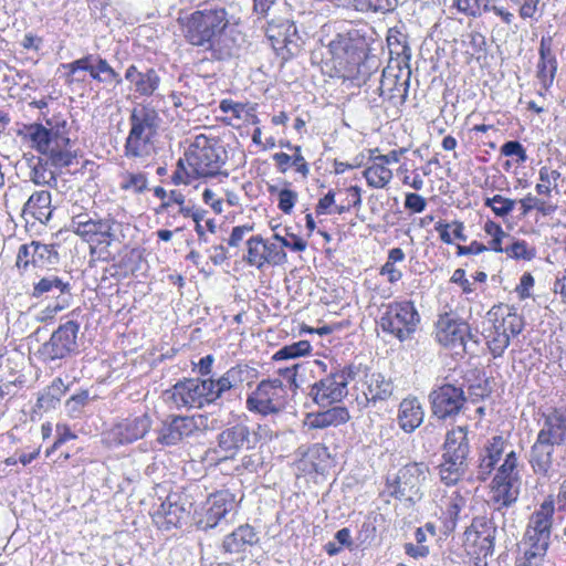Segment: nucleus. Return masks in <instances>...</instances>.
<instances>
[{"label": "nucleus", "instance_id": "a211bd4d", "mask_svg": "<svg viewBox=\"0 0 566 566\" xmlns=\"http://www.w3.org/2000/svg\"><path fill=\"white\" fill-rule=\"evenodd\" d=\"M46 125L49 127L39 123L24 125L18 130V136L29 142L32 148L45 155L53 147V144L66 143L63 139V134L60 133L59 125H56L55 130L51 120H46Z\"/></svg>", "mask_w": 566, "mask_h": 566}, {"label": "nucleus", "instance_id": "de8ad7c7", "mask_svg": "<svg viewBox=\"0 0 566 566\" xmlns=\"http://www.w3.org/2000/svg\"><path fill=\"white\" fill-rule=\"evenodd\" d=\"M147 176L143 172H124L122 174L120 189L142 193L147 189Z\"/></svg>", "mask_w": 566, "mask_h": 566}, {"label": "nucleus", "instance_id": "37998d69", "mask_svg": "<svg viewBox=\"0 0 566 566\" xmlns=\"http://www.w3.org/2000/svg\"><path fill=\"white\" fill-rule=\"evenodd\" d=\"M408 76H410V72L408 73ZM387 85H391L389 87V91H390V95L388 96L389 98H394L396 96V94L394 92H397L400 95L402 102L406 101L407 95H408V90H409V77H407L403 82H399L398 75L384 71L380 87H379L380 95L385 94V87Z\"/></svg>", "mask_w": 566, "mask_h": 566}, {"label": "nucleus", "instance_id": "bf43d9fd", "mask_svg": "<svg viewBox=\"0 0 566 566\" xmlns=\"http://www.w3.org/2000/svg\"><path fill=\"white\" fill-rule=\"evenodd\" d=\"M279 208L284 213H291L297 201V193L291 189H282L277 191Z\"/></svg>", "mask_w": 566, "mask_h": 566}, {"label": "nucleus", "instance_id": "864d4df0", "mask_svg": "<svg viewBox=\"0 0 566 566\" xmlns=\"http://www.w3.org/2000/svg\"><path fill=\"white\" fill-rule=\"evenodd\" d=\"M90 401V394L87 390H83L76 395H73L70 399L65 402V409L70 417L72 418H78L80 415L83 412L84 407Z\"/></svg>", "mask_w": 566, "mask_h": 566}, {"label": "nucleus", "instance_id": "c9c22d12", "mask_svg": "<svg viewBox=\"0 0 566 566\" xmlns=\"http://www.w3.org/2000/svg\"><path fill=\"white\" fill-rule=\"evenodd\" d=\"M367 184L371 188H385L392 178V171L382 166V164H378L376 160L369 167H367L363 172Z\"/></svg>", "mask_w": 566, "mask_h": 566}, {"label": "nucleus", "instance_id": "0e129e2a", "mask_svg": "<svg viewBox=\"0 0 566 566\" xmlns=\"http://www.w3.org/2000/svg\"><path fill=\"white\" fill-rule=\"evenodd\" d=\"M457 9L469 15H476L483 9L484 0H454Z\"/></svg>", "mask_w": 566, "mask_h": 566}, {"label": "nucleus", "instance_id": "72a5a7b5", "mask_svg": "<svg viewBox=\"0 0 566 566\" xmlns=\"http://www.w3.org/2000/svg\"><path fill=\"white\" fill-rule=\"evenodd\" d=\"M350 416L345 407H333L313 416L311 426L314 428L337 427L349 420Z\"/></svg>", "mask_w": 566, "mask_h": 566}, {"label": "nucleus", "instance_id": "338daca9", "mask_svg": "<svg viewBox=\"0 0 566 566\" xmlns=\"http://www.w3.org/2000/svg\"><path fill=\"white\" fill-rule=\"evenodd\" d=\"M427 207L426 199L413 192H409L406 195L405 199V208L411 210L412 212L420 213L422 212Z\"/></svg>", "mask_w": 566, "mask_h": 566}, {"label": "nucleus", "instance_id": "603ef678", "mask_svg": "<svg viewBox=\"0 0 566 566\" xmlns=\"http://www.w3.org/2000/svg\"><path fill=\"white\" fill-rule=\"evenodd\" d=\"M523 555L516 558L515 566H541L546 551L530 548L522 546Z\"/></svg>", "mask_w": 566, "mask_h": 566}, {"label": "nucleus", "instance_id": "e2e57ef3", "mask_svg": "<svg viewBox=\"0 0 566 566\" xmlns=\"http://www.w3.org/2000/svg\"><path fill=\"white\" fill-rule=\"evenodd\" d=\"M30 179L35 185H45L50 180H55L53 172L48 171L40 161L31 169Z\"/></svg>", "mask_w": 566, "mask_h": 566}, {"label": "nucleus", "instance_id": "7c9ffc66", "mask_svg": "<svg viewBox=\"0 0 566 566\" xmlns=\"http://www.w3.org/2000/svg\"><path fill=\"white\" fill-rule=\"evenodd\" d=\"M259 542V536L249 524L240 525L232 533L228 534L222 543V548L229 554L245 552L249 546Z\"/></svg>", "mask_w": 566, "mask_h": 566}, {"label": "nucleus", "instance_id": "2f4dec72", "mask_svg": "<svg viewBox=\"0 0 566 566\" xmlns=\"http://www.w3.org/2000/svg\"><path fill=\"white\" fill-rule=\"evenodd\" d=\"M51 193L48 190L33 192L23 206V216H30L41 223H48L52 217Z\"/></svg>", "mask_w": 566, "mask_h": 566}, {"label": "nucleus", "instance_id": "4468645a", "mask_svg": "<svg viewBox=\"0 0 566 566\" xmlns=\"http://www.w3.org/2000/svg\"><path fill=\"white\" fill-rule=\"evenodd\" d=\"M166 395L177 408H202L205 405L212 403L206 379L189 378L178 381L166 391Z\"/></svg>", "mask_w": 566, "mask_h": 566}, {"label": "nucleus", "instance_id": "9d476101", "mask_svg": "<svg viewBox=\"0 0 566 566\" xmlns=\"http://www.w3.org/2000/svg\"><path fill=\"white\" fill-rule=\"evenodd\" d=\"M467 400L463 387L451 382L436 386L429 394L432 416L439 420H454L464 409Z\"/></svg>", "mask_w": 566, "mask_h": 566}, {"label": "nucleus", "instance_id": "ddd939ff", "mask_svg": "<svg viewBox=\"0 0 566 566\" xmlns=\"http://www.w3.org/2000/svg\"><path fill=\"white\" fill-rule=\"evenodd\" d=\"M80 324L75 321H67L54 331L48 342L38 350L43 361L63 359L77 350V334Z\"/></svg>", "mask_w": 566, "mask_h": 566}, {"label": "nucleus", "instance_id": "dca6fc26", "mask_svg": "<svg viewBox=\"0 0 566 566\" xmlns=\"http://www.w3.org/2000/svg\"><path fill=\"white\" fill-rule=\"evenodd\" d=\"M31 296L54 300L52 311L56 313L66 308L72 301L70 281L54 274L44 276L33 284Z\"/></svg>", "mask_w": 566, "mask_h": 566}, {"label": "nucleus", "instance_id": "13d9d810", "mask_svg": "<svg viewBox=\"0 0 566 566\" xmlns=\"http://www.w3.org/2000/svg\"><path fill=\"white\" fill-rule=\"evenodd\" d=\"M501 154L506 157H517V163L527 160L526 150L518 140H509L501 147Z\"/></svg>", "mask_w": 566, "mask_h": 566}, {"label": "nucleus", "instance_id": "aec40b11", "mask_svg": "<svg viewBox=\"0 0 566 566\" xmlns=\"http://www.w3.org/2000/svg\"><path fill=\"white\" fill-rule=\"evenodd\" d=\"M196 430L197 424L193 418L174 416L169 421L163 423L158 431L157 442L163 446H176Z\"/></svg>", "mask_w": 566, "mask_h": 566}, {"label": "nucleus", "instance_id": "f8f14e48", "mask_svg": "<svg viewBox=\"0 0 566 566\" xmlns=\"http://www.w3.org/2000/svg\"><path fill=\"white\" fill-rule=\"evenodd\" d=\"M331 54L335 60L346 64H359L369 51V42L358 29L338 33L328 43Z\"/></svg>", "mask_w": 566, "mask_h": 566}, {"label": "nucleus", "instance_id": "0eeeda50", "mask_svg": "<svg viewBox=\"0 0 566 566\" xmlns=\"http://www.w3.org/2000/svg\"><path fill=\"white\" fill-rule=\"evenodd\" d=\"M359 369L357 366L349 365L331 373L313 385L310 395L317 405L323 407L340 401L348 392L349 381L358 376Z\"/></svg>", "mask_w": 566, "mask_h": 566}, {"label": "nucleus", "instance_id": "c85d7f7f", "mask_svg": "<svg viewBox=\"0 0 566 566\" xmlns=\"http://www.w3.org/2000/svg\"><path fill=\"white\" fill-rule=\"evenodd\" d=\"M557 444L537 434L530 452V463L536 474L548 475L553 464V453Z\"/></svg>", "mask_w": 566, "mask_h": 566}, {"label": "nucleus", "instance_id": "f704fd0d", "mask_svg": "<svg viewBox=\"0 0 566 566\" xmlns=\"http://www.w3.org/2000/svg\"><path fill=\"white\" fill-rule=\"evenodd\" d=\"M488 346L494 357H500L510 345V334L500 321H495L485 336Z\"/></svg>", "mask_w": 566, "mask_h": 566}, {"label": "nucleus", "instance_id": "423d86ee", "mask_svg": "<svg viewBox=\"0 0 566 566\" xmlns=\"http://www.w3.org/2000/svg\"><path fill=\"white\" fill-rule=\"evenodd\" d=\"M428 465L423 462H412L398 470L392 481H387L390 495L416 503L421 500L422 484L427 479Z\"/></svg>", "mask_w": 566, "mask_h": 566}, {"label": "nucleus", "instance_id": "b1692460", "mask_svg": "<svg viewBox=\"0 0 566 566\" xmlns=\"http://www.w3.org/2000/svg\"><path fill=\"white\" fill-rule=\"evenodd\" d=\"M178 494H170L154 510L153 516L161 527L169 530L172 526H180L188 516L187 510L178 503Z\"/></svg>", "mask_w": 566, "mask_h": 566}, {"label": "nucleus", "instance_id": "1a4fd4ad", "mask_svg": "<svg viewBox=\"0 0 566 566\" xmlns=\"http://www.w3.org/2000/svg\"><path fill=\"white\" fill-rule=\"evenodd\" d=\"M218 446L213 452L219 461L233 460L244 451L253 450L258 443V433L244 423L227 427L218 434Z\"/></svg>", "mask_w": 566, "mask_h": 566}, {"label": "nucleus", "instance_id": "bb28decb", "mask_svg": "<svg viewBox=\"0 0 566 566\" xmlns=\"http://www.w3.org/2000/svg\"><path fill=\"white\" fill-rule=\"evenodd\" d=\"M443 449V459L468 462V455L470 453L468 428L459 426L448 431Z\"/></svg>", "mask_w": 566, "mask_h": 566}, {"label": "nucleus", "instance_id": "c756f323", "mask_svg": "<svg viewBox=\"0 0 566 566\" xmlns=\"http://www.w3.org/2000/svg\"><path fill=\"white\" fill-rule=\"evenodd\" d=\"M423 408L416 397L405 398L400 402L397 420L405 432H413L423 422Z\"/></svg>", "mask_w": 566, "mask_h": 566}, {"label": "nucleus", "instance_id": "4d7b16f0", "mask_svg": "<svg viewBox=\"0 0 566 566\" xmlns=\"http://www.w3.org/2000/svg\"><path fill=\"white\" fill-rule=\"evenodd\" d=\"M264 250H265V256H266V264L272 265H280L285 263L286 261V253L282 249V247L275 244V243H269L264 240Z\"/></svg>", "mask_w": 566, "mask_h": 566}, {"label": "nucleus", "instance_id": "7ed1b4c3", "mask_svg": "<svg viewBox=\"0 0 566 566\" xmlns=\"http://www.w3.org/2000/svg\"><path fill=\"white\" fill-rule=\"evenodd\" d=\"M420 323V315L410 301L392 302L385 306L379 318L381 331L400 342L411 339Z\"/></svg>", "mask_w": 566, "mask_h": 566}, {"label": "nucleus", "instance_id": "a18cd8bd", "mask_svg": "<svg viewBox=\"0 0 566 566\" xmlns=\"http://www.w3.org/2000/svg\"><path fill=\"white\" fill-rule=\"evenodd\" d=\"M398 0H353L354 8L363 13H388L396 9Z\"/></svg>", "mask_w": 566, "mask_h": 566}, {"label": "nucleus", "instance_id": "a19ab883", "mask_svg": "<svg viewBox=\"0 0 566 566\" xmlns=\"http://www.w3.org/2000/svg\"><path fill=\"white\" fill-rule=\"evenodd\" d=\"M247 252L244 260L248 264L258 269H262L266 264L264 239L261 235H253L247 241Z\"/></svg>", "mask_w": 566, "mask_h": 566}, {"label": "nucleus", "instance_id": "ea45409f", "mask_svg": "<svg viewBox=\"0 0 566 566\" xmlns=\"http://www.w3.org/2000/svg\"><path fill=\"white\" fill-rule=\"evenodd\" d=\"M63 139L66 143L53 144V147L45 154L49 156L51 164L57 168L69 167L75 158L70 149V138L63 135Z\"/></svg>", "mask_w": 566, "mask_h": 566}, {"label": "nucleus", "instance_id": "c03bdc74", "mask_svg": "<svg viewBox=\"0 0 566 566\" xmlns=\"http://www.w3.org/2000/svg\"><path fill=\"white\" fill-rule=\"evenodd\" d=\"M71 229L85 241H93L95 237V219H93L88 213L76 214L71 220Z\"/></svg>", "mask_w": 566, "mask_h": 566}, {"label": "nucleus", "instance_id": "20e7f679", "mask_svg": "<svg viewBox=\"0 0 566 566\" xmlns=\"http://www.w3.org/2000/svg\"><path fill=\"white\" fill-rule=\"evenodd\" d=\"M188 166L192 169L193 178L214 177L226 163V151L222 146L211 143L207 137L199 136L185 154Z\"/></svg>", "mask_w": 566, "mask_h": 566}, {"label": "nucleus", "instance_id": "4c0bfd02", "mask_svg": "<svg viewBox=\"0 0 566 566\" xmlns=\"http://www.w3.org/2000/svg\"><path fill=\"white\" fill-rule=\"evenodd\" d=\"M468 469V462L443 459L439 467L441 481L446 485L455 484Z\"/></svg>", "mask_w": 566, "mask_h": 566}, {"label": "nucleus", "instance_id": "09e8293b", "mask_svg": "<svg viewBox=\"0 0 566 566\" xmlns=\"http://www.w3.org/2000/svg\"><path fill=\"white\" fill-rule=\"evenodd\" d=\"M522 216H527L531 210L536 209L542 214L547 216L555 211L556 207L552 205H547L543 200L532 196L531 193L526 195L524 198L520 200Z\"/></svg>", "mask_w": 566, "mask_h": 566}, {"label": "nucleus", "instance_id": "052dcab7", "mask_svg": "<svg viewBox=\"0 0 566 566\" xmlns=\"http://www.w3.org/2000/svg\"><path fill=\"white\" fill-rule=\"evenodd\" d=\"M301 367L302 366L300 364L294 363L291 366H287L284 368H279V370H277L279 376H280L279 378L282 379L283 382L285 381L289 385L290 389H292V390H295L298 387L296 377H297L298 369Z\"/></svg>", "mask_w": 566, "mask_h": 566}, {"label": "nucleus", "instance_id": "9b49d317", "mask_svg": "<svg viewBox=\"0 0 566 566\" xmlns=\"http://www.w3.org/2000/svg\"><path fill=\"white\" fill-rule=\"evenodd\" d=\"M285 406V390L280 378L262 380L247 399V408L263 416L279 413Z\"/></svg>", "mask_w": 566, "mask_h": 566}, {"label": "nucleus", "instance_id": "69168bd1", "mask_svg": "<svg viewBox=\"0 0 566 566\" xmlns=\"http://www.w3.org/2000/svg\"><path fill=\"white\" fill-rule=\"evenodd\" d=\"M190 178H193L192 169L190 168V170H188L185 166V160L180 158L177 161L176 170L171 176V181L175 185H188L190 182Z\"/></svg>", "mask_w": 566, "mask_h": 566}, {"label": "nucleus", "instance_id": "5fc2aeb1", "mask_svg": "<svg viewBox=\"0 0 566 566\" xmlns=\"http://www.w3.org/2000/svg\"><path fill=\"white\" fill-rule=\"evenodd\" d=\"M504 252L513 259L532 260L535 256L534 249H528L524 240H516L511 245L505 247Z\"/></svg>", "mask_w": 566, "mask_h": 566}, {"label": "nucleus", "instance_id": "6e6d98bb", "mask_svg": "<svg viewBox=\"0 0 566 566\" xmlns=\"http://www.w3.org/2000/svg\"><path fill=\"white\" fill-rule=\"evenodd\" d=\"M98 62V70L102 74V83L105 84H122L123 80L120 75L109 65V63L98 55L96 60Z\"/></svg>", "mask_w": 566, "mask_h": 566}, {"label": "nucleus", "instance_id": "3c124183", "mask_svg": "<svg viewBox=\"0 0 566 566\" xmlns=\"http://www.w3.org/2000/svg\"><path fill=\"white\" fill-rule=\"evenodd\" d=\"M65 386L61 378L55 379L49 387V391L38 398V406L44 408L54 406L55 401H60L61 395L64 392Z\"/></svg>", "mask_w": 566, "mask_h": 566}, {"label": "nucleus", "instance_id": "39448f33", "mask_svg": "<svg viewBox=\"0 0 566 566\" xmlns=\"http://www.w3.org/2000/svg\"><path fill=\"white\" fill-rule=\"evenodd\" d=\"M436 339L455 354L474 352L479 344L469 324L450 314L441 315L436 323Z\"/></svg>", "mask_w": 566, "mask_h": 566}, {"label": "nucleus", "instance_id": "f257e3e1", "mask_svg": "<svg viewBox=\"0 0 566 566\" xmlns=\"http://www.w3.org/2000/svg\"><path fill=\"white\" fill-rule=\"evenodd\" d=\"M178 23L188 44L210 52L217 61L232 57L238 49L230 15L223 7L195 10L180 15Z\"/></svg>", "mask_w": 566, "mask_h": 566}, {"label": "nucleus", "instance_id": "4be33fe9", "mask_svg": "<svg viewBox=\"0 0 566 566\" xmlns=\"http://www.w3.org/2000/svg\"><path fill=\"white\" fill-rule=\"evenodd\" d=\"M543 426L538 436L557 446L566 443V407L549 408L543 412Z\"/></svg>", "mask_w": 566, "mask_h": 566}, {"label": "nucleus", "instance_id": "412c9836", "mask_svg": "<svg viewBox=\"0 0 566 566\" xmlns=\"http://www.w3.org/2000/svg\"><path fill=\"white\" fill-rule=\"evenodd\" d=\"M506 443V439L501 434L493 436L488 440L480 453L479 464L475 472L476 480L485 482L491 476L504 453Z\"/></svg>", "mask_w": 566, "mask_h": 566}, {"label": "nucleus", "instance_id": "473e14b6", "mask_svg": "<svg viewBox=\"0 0 566 566\" xmlns=\"http://www.w3.org/2000/svg\"><path fill=\"white\" fill-rule=\"evenodd\" d=\"M518 488L514 483H491L490 504L496 512L512 506L518 499Z\"/></svg>", "mask_w": 566, "mask_h": 566}, {"label": "nucleus", "instance_id": "e433bc0d", "mask_svg": "<svg viewBox=\"0 0 566 566\" xmlns=\"http://www.w3.org/2000/svg\"><path fill=\"white\" fill-rule=\"evenodd\" d=\"M517 455L515 451L506 453L504 462L499 467L492 482L493 483H516L517 473Z\"/></svg>", "mask_w": 566, "mask_h": 566}, {"label": "nucleus", "instance_id": "f3484780", "mask_svg": "<svg viewBox=\"0 0 566 566\" xmlns=\"http://www.w3.org/2000/svg\"><path fill=\"white\" fill-rule=\"evenodd\" d=\"M256 375V370L245 364H238L228 369L218 379L207 378L209 387L210 400H216L223 397L232 388L239 387L243 382L251 381Z\"/></svg>", "mask_w": 566, "mask_h": 566}, {"label": "nucleus", "instance_id": "393cba45", "mask_svg": "<svg viewBox=\"0 0 566 566\" xmlns=\"http://www.w3.org/2000/svg\"><path fill=\"white\" fill-rule=\"evenodd\" d=\"M494 531L485 527L483 531L468 528L464 533V545L468 553L475 559H486L494 552Z\"/></svg>", "mask_w": 566, "mask_h": 566}, {"label": "nucleus", "instance_id": "a878e982", "mask_svg": "<svg viewBox=\"0 0 566 566\" xmlns=\"http://www.w3.org/2000/svg\"><path fill=\"white\" fill-rule=\"evenodd\" d=\"M539 61L537 64L536 77L544 88H548L557 72V60L552 50V38L542 36L539 43Z\"/></svg>", "mask_w": 566, "mask_h": 566}, {"label": "nucleus", "instance_id": "cd10ccee", "mask_svg": "<svg viewBox=\"0 0 566 566\" xmlns=\"http://www.w3.org/2000/svg\"><path fill=\"white\" fill-rule=\"evenodd\" d=\"M364 386L363 392L366 399L374 403L388 400L395 389L390 378H386L382 374L376 371L365 373Z\"/></svg>", "mask_w": 566, "mask_h": 566}, {"label": "nucleus", "instance_id": "5701e85b", "mask_svg": "<svg viewBox=\"0 0 566 566\" xmlns=\"http://www.w3.org/2000/svg\"><path fill=\"white\" fill-rule=\"evenodd\" d=\"M125 78L130 83L137 95L145 97L151 96L160 84V77L155 69L145 67L139 70L134 64L127 67Z\"/></svg>", "mask_w": 566, "mask_h": 566}, {"label": "nucleus", "instance_id": "58836bf2", "mask_svg": "<svg viewBox=\"0 0 566 566\" xmlns=\"http://www.w3.org/2000/svg\"><path fill=\"white\" fill-rule=\"evenodd\" d=\"M122 227V223L116 221L114 218L95 219V237L99 235L102 239L99 243H105L109 247L112 242L119 241L117 229Z\"/></svg>", "mask_w": 566, "mask_h": 566}, {"label": "nucleus", "instance_id": "f03ea898", "mask_svg": "<svg viewBox=\"0 0 566 566\" xmlns=\"http://www.w3.org/2000/svg\"><path fill=\"white\" fill-rule=\"evenodd\" d=\"M160 124L159 113L150 103L135 106L129 115L130 129L124 145L125 157L135 160L151 157Z\"/></svg>", "mask_w": 566, "mask_h": 566}, {"label": "nucleus", "instance_id": "6e6552de", "mask_svg": "<svg viewBox=\"0 0 566 566\" xmlns=\"http://www.w3.org/2000/svg\"><path fill=\"white\" fill-rule=\"evenodd\" d=\"M555 505L552 500H545L528 517L521 545L530 548L548 551L551 545L553 516Z\"/></svg>", "mask_w": 566, "mask_h": 566}, {"label": "nucleus", "instance_id": "49530a36", "mask_svg": "<svg viewBox=\"0 0 566 566\" xmlns=\"http://www.w3.org/2000/svg\"><path fill=\"white\" fill-rule=\"evenodd\" d=\"M312 347L307 340H298L296 343L285 345L280 348L273 356L275 360L295 359L311 352Z\"/></svg>", "mask_w": 566, "mask_h": 566}, {"label": "nucleus", "instance_id": "680f3d73", "mask_svg": "<svg viewBox=\"0 0 566 566\" xmlns=\"http://www.w3.org/2000/svg\"><path fill=\"white\" fill-rule=\"evenodd\" d=\"M500 322L502 326L505 327L506 333H509L510 336L518 335L523 329L522 317L515 313H509Z\"/></svg>", "mask_w": 566, "mask_h": 566}, {"label": "nucleus", "instance_id": "774afa93", "mask_svg": "<svg viewBox=\"0 0 566 566\" xmlns=\"http://www.w3.org/2000/svg\"><path fill=\"white\" fill-rule=\"evenodd\" d=\"M539 180L545 185L552 187V189H557V181L560 178V172L555 169H549L544 166L538 171Z\"/></svg>", "mask_w": 566, "mask_h": 566}, {"label": "nucleus", "instance_id": "2eb2a0df", "mask_svg": "<svg viewBox=\"0 0 566 566\" xmlns=\"http://www.w3.org/2000/svg\"><path fill=\"white\" fill-rule=\"evenodd\" d=\"M234 507L235 497L229 490L211 494L203 505L200 517L197 520L198 527L203 531L216 527Z\"/></svg>", "mask_w": 566, "mask_h": 566}, {"label": "nucleus", "instance_id": "8fccbe9b", "mask_svg": "<svg viewBox=\"0 0 566 566\" xmlns=\"http://www.w3.org/2000/svg\"><path fill=\"white\" fill-rule=\"evenodd\" d=\"M516 201L513 199L505 198L501 195H495L492 198H486L484 201V205L492 209V211L501 218L506 217L510 214L514 207Z\"/></svg>", "mask_w": 566, "mask_h": 566}, {"label": "nucleus", "instance_id": "6ab92c4d", "mask_svg": "<svg viewBox=\"0 0 566 566\" xmlns=\"http://www.w3.org/2000/svg\"><path fill=\"white\" fill-rule=\"evenodd\" d=\"M150 428L151 419L147 413H144L120 420L113 426L109 436L118 444H128L144 438Z\"/></svg>", "mask_w": 566, "mask_h": 566}, {"label": "nucleus", "instance_id": "79ce46f5", "mask_svg": "<svg viewBox=\"0 0 566 566\" xmlns=\"http://www.w3.org/2000/svg\"><path fill=\"white\" fill-rule=\"evenodd\" d=\"M59 262V253L53 245L32 242V264L38 266L54 265Z\"/></svg>", "mask_w": 566, "mask_h": 566}]
</instances>
